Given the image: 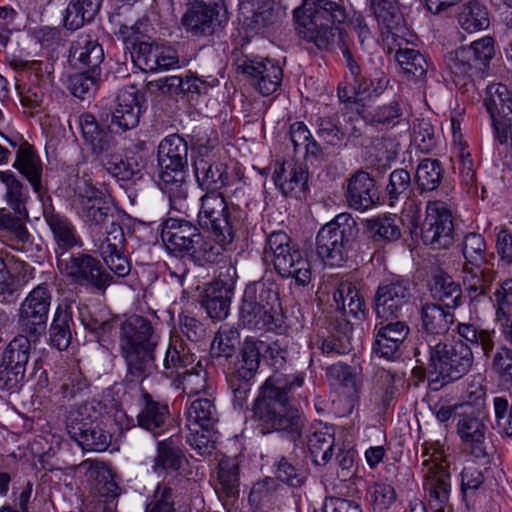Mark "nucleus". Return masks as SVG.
<instances>
[{
  "instance_id": "f257e3e1",
  "label": "nucleus",
  "mask_w": 512,
  "mask_h": 512,
  "mask_svg": "<svg viewBox=\"0 0 512 512\" xmlns=\"http://www.w3.org/2000/svg\"><path fill=\"white\" fill-rule=\"evenodd\" d=\"M303 383V373H276L266 379L253 407L263 433L282 432L292 441L301 437L304 420L299 410L290 404L289 393Z\"/></svg>"
},
{
  "instance_id": "f03ea898",
  "label": "nucleus",
  "mask_w": 512,
  "mask_h": 512,
  "mask_svg": "<svg viewBox=\"0 0 512 512\" xmlns=\"http://www.w3.org/2000/svg\"><path fill=\"white\" fill-rule=\"evenodd\" d=\"M142 98V94L134 87L121 90L117 95L115 109L101 115V121L108 124L106 127L90 113H84L79 117L84 143L100 161L116 149L117 142L113 131L126 132L138 126Z\"/></svg>"
},
{
  "instance_id": "7ed1b4c3",
  "label": "nucleus",
  "mask_w": 512,
  "mask_h": 512,
  "mask_svg": "<svg viewBox=\"0 0 512 512\" xmlns=\"http://www.w3.org/2000/svg\"><path fill=\"white\" fill-rule=\"evenodd\" d=\"M293 16L298 35L321 50L334 44L340 25L347 19L345 7L333 0H303Z\"/></svg>"
},
{
  "instance_id": "20e7f679",
  "label": "nucleus",
  "mask_w": 512,
  "mask_h": 512,
  "mask_svg": "<svg viewBox=\"0 0 512 512\" xmlns=\"http://www.w3.org/2000/svg\"><path fill=\"white\" fill-rule=\"evenodd\" d=\"M158 336L151 322L139 315L124 320L120 327V348L133 379H143L155 369V349Z\"/></svg>"
},
{
  "instance_id": "39448f33",
  "label": "nucleus",
  "mask_w": 512,
  "mask_h": 512,
  "mask_svg": "<svg viewBox=\"0 0 512 512\" xmlns=\"http://www.w3.org/2000/svg\"><path fill=\"white\" fill-rule=\"evenodd\" d=\"M160 187L169 197L170 204L178 211L186 209L188 187V144L178 134L165 137L158 146Z\"/></svg>"
},
{
  "instance_id": "423d86ee",
  "label": "nucleus",
  "mask_w": 512,
  "mask_h": 512,
  "mask_svg": "<svg viewBox=\"0 0 512 512\" xmlns=\"http://www.w3.org/2000/svg\"><path fill=\"white\" fill-rule=\"evenodd\" d=\"M417 362L424 364L434 381L452 382L466 375L473 365L472 348L463 341L445 343L441 339L432 338L428 342L417 343L415 347Z\"/></svg>"
},
{
  "instance_id": "0eeeda50",
  "label": "nucleus",
  "mask_w": 512,
  "mask_h": 512,
  "mask_svg": "<svg viewBox=\"0 0 512 512\" xmlns=\"http://www.w3.org/2000/svg\"><path fill=\"white\" fill-rule=\"evenodd\" d=\"M264 257L283 278H294L297 285L311 281L310 262L303 250L284 231H273L266 238Z\"/></svg>"
},
{
  "instance_id": "6e6552de",
  "label": "nucleus",
  "mask_w": 512,
  "mask_h": 512,
  "mask_svg": "<svg viewBox=\"0 0 512 512\" xmlns=\"http://www.w3.org/2000/svg\"><path fill=\"white\" fill-rule=\"evenodd\" d=\"M99 411L93 403L72 407L66 417V430L83 450L103 452L111 444L112 436L99 421Z\"/></svg>"
},
{
  "instance_id": "1a4fd4ad",
  "label": "nucleus",
  "mask_w": 512,
  "mask_h": 512,
  "mask_svg": "<svg viewBox=\"0 0 512 512\" xmlns=\"http://www.w3.org/2000/svg\"><path fill=\"white\" fill-rule=\"evenodd\" d=\"M356 223L349 214H340L323 226L316 237V253L329 266H342L348 259Z\"/></svg>"
},
{
  "instance_id": "9d476101",
  "label": "nucleus",
  "mask_w": 512,
  "mask_h": 512,
  "mask_svg": "<svg viewBox=\"0 0 512 512\" xmlns=\"http://www.w3.org/2000/svg\"><path fill=\"white\" fill-rule=\"evenodd\" d=\"M240 209L229 208L219 193H206L201 197L198 222L201 227L210 230L222 244H231L235 232L241 227Z\"/></svg>"
},
{
  "instance_id": "9b49d317",
  "label": "nucleus",
  "mask_w": 512,
  "mask_h": 512,
  "mask_svg": "<svg viewBox=\"0 0 512 512\" xmlns=\"http://www.w3.org/2000/svg\"><path fill=\"white\" fill-rule=\"evenodd\" d=\"M57 267L73 283L90 286L104 292L114 283V277L95 257L82 252L57 254Z\"/></svg>"
},
{
  "instance_id": "f8f14e48",
  "label": "nucleus",
  "mask_w": 512,
  "mask_h": 512,
  "mask_svg": "<svg viewBox=\"0 0 512 512\" xmlns=\"http://www.w3.org/2000/svg\"><path fill=\"white\" fill-rule=\"evenodd\" d=\"M74 201L78 214L88 225L91 233L120 220L104 192L86 180L78 181Z\"/></svg>"
},
{
  "instance_id": "ddd939ff",
  "label": "nucleus",
  "mask_w": 512,
  "mask_h": 512,
  "mask_svg": "<svg viewBox=\"0 0 512 512\" xmlns=\"http://www.w3.org/2000/svg\"><path fill=\"white\" fill-rule=\"evenodd\" d=\"M494 55L493 39L484 37L470 46L448 52L445 62L450 72L458 78L481 77Z\"/></svg>"
},
{
  "instance_id": "4468645a",
  "label": "nucleus",
  "mask_w": 512,
  "mask_h": 512,
  "mask_svg": "<svg viewBox=\"0 0 512 512\" xmlns=\"http://www.w3.org/2000/svg\"><path fill=\"white\" fill-rule=\"evenodd\" d=\"M91 234L93 246L109 270L118 278L129 275L131 265L125 255L127 242L120 221H114Z\"/></svg>"
},
{
  "instance_id": "2eb2a0df",
  "label": "nucleus",
  "mask_w": 512,
  "mask_h": 512,
  "mask_svg": "<svg viewBox=\"0 0 512 512\" xmlns=\"http://www.w3.org/2000/svg\"><path fill=\"white\" fill-rule=\"evenodd\" d=\"M51 301V289L47 283H41L29 292L18 315V325L23 336L36 342L45 333Z\"/></svg>"
},
{
  "instance_id": "dca6fc26",
  "label": "nucleus",
  "mask_w": 512,
  "mask_h": 512,
  "mask_svg": "<svg viewBox=\"0 0 512 512\" xmlns=\"http://www.w3.org/2000/svg\"><path fill=\"white\" fill-rule=\"evenodd\" d=\"M421 239L433 249H446L454 242V224L451 209L442 201H429L421 225Z\"/></svg>"
},
{
  "instance_id": "f3484780",
  "label": "nucleus",
  "mask_w": 512,
  "mask_h": 512,
  "mask_svg": "<svg viewBox=\"0 0 512 512\" xmlns=\"http://www.w3.org/2000/svg\"><path fill=\"white\" fill-rule=\"evenodd\" d=\"M31 343L27 336L18 335L6 346L0 362V389L19 387L30 359Z\"/></svg>"
},
{
  "instance_id": "a211bd4d",
  "label": "nucleus",
  "mask_w": 512,
  "mask_h": 512,
  "mask_svg": "<svg viewBox=\"0 0 512 512\" xmlns=\"http://www.w3.org/2000/svg\"><path fill=\"white\" fill-rule=\"evenodd\" d=\"M237 70L245 75L250 84L263 96L276 92L282 82V68L268 58L252 59L245 56L237 61Z\"/></svg>"
},
{
  "instance_id": "6ab92c4d",
  "label": "nucleus",
  "mask_w": 512,
  "mask_h": 512,
  "mask_svg": "<svg viewBox=\"0 0 512 512\" xmlns=\"http://www.w3.org/2000/svg\"><path fill=\"white\" fill-rule=\"evenodd\" d=\"M484 104L492 119L501 144L512 140V97L507 86L494 83L487 87Z\"/></svg>"
},
{
  "instance_id": "aec40b11",
  "label": "nucleus",
  "mask_w": 512,
  "mask_h": 512,
  "mask_svg": "<svg viewBox=\"0 0 512 512\" xmlns=\"http://www.w3.org/2000/svg\"><path fill=\"white\" fill-rule=\"evenodd\" d=\"M411 297V282L407 279L396 278L380 284L374 296L376 317L398 318Z\"/></svg>"
},
{
  "instance_id": "412c9836",
  "label": "nucleus",
  "mask_w": 512,
  "mask_h": 512,
  "mask_svg": "<svg viewBox=\"0 0 512 512\" xmlns=\"http://www.w3.org/2000/svg\"><path fill=\"white\" fill-rule=\"evenodd\" d=\"M406 322L397 318H377L374 328L373 353L386 360L398 357L399 348L409 334Z\"/></svg>"
},
{
  "instance_id": "4be33fe9",
  "label": "nucleus",
  "mask_w": 512,
  "mask_h": 512,
  "mask_svg": "<svg viewBox=\"0 0 512 512\" xmlns=\"http://www.w3.org/2000/svg\"><path fill=\"white\" fill-rule=\"evenodd\" d=\"M193 168L198 185L207 193H215L228 183L227 165L221 162L207 147L199 148Z\"/></svg>"
},
{
  "instance_id": "5701e85b",
  "label": "nucleus",
  "mask_w": 512,
  "mask_h": 512,
  "mask_svg": "<svg viewBox=\"0 0 512 512\" xmlns=\"http://www.w3.org/2000/svg\"><path fill=\"white\" fill-rule=\"evenodd\" d=\"M196 356L191 346L180 335H171L164 358V368L169 377H183L185 385L193 382L199 375H193Z\"/></svg>"
},
{
  "instance_id": "b1692460",
  "label": "nucleus",
  "mask_w": 512,
  "mask_h": 512,
  "mask_svg": "<svg viewBox=\"0 0 512 512\" xmlns=\"http://www.w3.org/2000/svg\"><path fill=\"white\" fill-rule=\"evenodd\" d=\"M132 61L144 72L168 70L178 65L176 51L170 47L148 42H138L131 51Z\"/></svg>"
},
{
  "instance_id": "393cba45",
  "label": "nucleus",
  "mask_w": 512,
  "mask_h": 512,
  "mask_svg": "<svg viewBox=\"0 0 512 512\" xmlns=\"http://www.w3.org/2000/svg\"><path fill=\"white\" fill-rule=\"evenodd\" d=\"M138 426L154 437L162 435L169 427L170 410L167 403L160 401L147 391H142L138 400Z\"/></svg>"
},
{
  "instance_id": "a878e982",
  "label": "nucleus",
  "mask_w": 512,
  "mask_h": 512,
  "mask_svg": "<svg viewBox=\"0 0 512 512\" xmlns=\"http://www.w3.org/2000/svg\"><path fill=\"white\" fill-rule=\"evenodd\" d=\"M419 316L422 334L417 343L428 342L432 338L440 339V336L448 333L450 326L455 322L452 310L433 302L422 304Z\"/></svg>"
},
{
  "instance_id": "bb28decb",
  "label": "nucleus",
  "mask_w": 512,
  "mask_h": 512,
  "mask_svg": "<svg viewBox=\"0 0 512 512\" xmlns=\"http://www.w3.org/2000/svg\"><path fill=\"white\" fill-rule=\"evenodd\" d=\"M218 12L203 0H188L181 18L185 31L196 38L211 36L217 28Z\"/></svg>"
},
{
  "instance_id": "cd10ccee",
  "label": "nucleus",
  "mask_w": 512,
  "mask_h": 512,
  "mask_svg": "<svg viewBox=\"0 0 512 512\" xmlns=\"http://www.w3.org/2000/svg\"><path fill=\"white\" fill-rule=\"evenodd\" d=\"M161 237L169 250L189 255L197 240H200V232L189 221L169 219L164 224Z\"/></svg>"
},
{
  "instance_id": "c85d7f7f",
  "label": "nucleus",
  "mask_w": 512,
  "mask_h": 512,
  "mask_svg": "<svg viewBox=\"0 0 512 512\" xmlns=\"http://www.w3.org/2000/svg\"><path fill=\"white\" fill-rule=\"evenodd\" d=\"M345 198L350 208L364 211L371 208L378 199L376 183L364 170H358L347 180Z\"/></svg>"
},
{
  "instance_id": "c756f323",
  "label": "nucleus",
  "mask_w": 512,
  "mask_h": 512,
  "mask_svg": "<svg viewBox=\"0 0 512 512\" xmlns=\"http://www.w3.org/2000/svg\"><path fill=\"white\" fill-rule=\"evenodd\" d=\"M423 465L427 467L424 485L429 491L431 505L437 512H442L449 500L451 490L447 466L429 460H424Z\"/></svg>"
},
{
  "instance_id": "7c9ffc66",
  "label": "nucleus",
  "mask_w": 512,
  "mask_h": 512,
  "mask_svg": "<svg viewBox=\"0 0 512 512\" xmlns=\"http://www.w3.org/2000/svg\"><path fill=\"white\" fill-rule=\"evenodd\" d=\"M273 180L285 197H298L306 189L308 171L301 163L292 160L284 161L275 168Z\"/></svg>"
},
{
  "instance_id": "2f4dec72",
  "label": "nucleus",
  "mask_w": 512,
  "mask_h": 512,
  "mask_svg": "<svg viewBox=\"0 0 512 512\" xmlns=\"http://www.w3.org/2000/svg\"><path fill=\"white\" fill-rule=\"evenodd\" d=\"M370 8L386 38L396 41L405 32V20L398 0H369Z\"/></svg>"
},
{
  "instance_id": "473e14b6",
  "label": "nucleus",
  "mask_w": 512,
  "mask_h": 512,
  "mask_svg": "<svg viewBox=\"0 0 512 512\" xmlns=\"http://www.w3.org/2000/svg\"><path fill=\"white\" fill-rule=\"evenodd\" d=\"M13 167L17 169L30 183L33 191L42 198L45 188L42 184V162L33 146L22 141L16 151Z\"/></svg>"
},
{
  "instance_id": "72a5a7b5",
  "label": "nucleus",
  "mask_w": 512,
  "mask_h": 512,
  "mask_svg": "<svg viewBox=\"0 0 512 512\" xmlns=\"http://www.w3.org/2000/svg\"><path fill=\"white\" fill-rule=\"evenodd\" d=\"M486 430L487 427L481 419L468 414L461 416L457 423V433L464 449L476 458H484L488 455Z\"/></svg>"
},
{
  "instance_id": "f704fd0d",
  "label": "nucleus",
  "mask_w": 512,
  "mask_h": 512,
  "mask_svg": "<svg viewBox=\"0 0 512 512\" xmlns=\"http://www.w3.org/2000/svg\"><path fill=\"white\" fill-rule=\"evenodd\" d=\"M70 61L79 68L101 74V63L104 60V51L97 40L90 35H80L70 47Z\"/></svg>"
},
{
  "instance_id": "c9c22d12",
  "label": "nucleus",
  "mask_w": 512,
  "mask_h": 512,
  "mask_svg": "<svg viewBox=\"0 0 512 512\" xmlns=\"http://www.w3.org/2000/svg\"><path fill=\"white\" fill-rule=\"evenodd\" d=\"M75 301L64 298L56 307L49 328V342L59 351L66 350L72 339L71 323Z\"/></svg>"
},
{
  "instance_id": "e433bc0d",
  "label": "nucleus",
  "mask_w": 512,
  "mask_h": 512,
  "mask_svg": "<svg viewBox=\"0 0 512 512\" xmlns=\"http://www.w3.org/2000/svg\"><path fill=\"white\" fill-rule=\"evenodd\" d=\"M239 322L248 329L278 330L283 324L281 309L262 308V306L241 303L239 309Z\"/></svg>"
},
{
  "instance_id": "4c0bfd02",
  "label": "nucleus",
  "mask_w": 512,
  "mask_h": 512,
  "mask_svg": "<svg viewBox=\"0 0 512 512\" xmlns=\"http://www.w3.org/2000/svg\"><path fill=\"white\" fill-rule=\"evenodd\" d=\"M336 307L344 315H350L356 320L366 317V305L356 286L350 280H341L333 292Z\"/></svg>"
},
{
  "instance_id": "58836bf2",
  "label": "nucleus",
  "mask_w": 512,
  "mask_h": 512,
  "mask_svg": "<svg viewBox=\"0 0 512 512\" xmlns=\"http://www.w3.org/2000/svg\"><path fill=\"white\" fill-rule=\"evenodd\" d=\"M430 292L434 303H438L450 310H455L462 304V289L458 282L446 273L433 276Z\"/></svg>"
},
{
  "instance_id": "ea45409f",
  "label": "nucleus",
  "mask_w": 512,
  "mask_h": 512,
  "mask_svg": "<svg viewBox=\"0 0 512 512\" xmlns=\"http://www.w3.org/2000/svg\"><path fill=\"white\" fill-rule=\"evenodd\" d=\"M44 218L49 226L58 249L68 252L80 245L81 241L71 221L64 215L54 211L44 210Z\"/></svg>"
},
{
  "instance_id": "a19ab883",
  "label": "nucleus",
  "mask_w": 512,
  "mask_h": 512,
  "mask_svg": "<svg viewBox=\"0 0 512 512\" xmlns=\"http://www.w3.org/2000/svg\"><path fill=\"white\" fill-rule=\"evenodd\" d=\"M103 0H70L65 10L64 26L69 30L81 28L98 14Z\"/></svg>"
},
{
  "instance_id": "79ce46f5",
  "label": "nucleus",
  "mask_w": 512,
  "mask_h": 512,
  "mask_svg": "<svg viewBox=\"0 0 512 512\" xmlns=\"http://www.w3.org/2000/svg\"><path fill=\"white\" fill-rule=\"evenodd\" d=\"M262 340L247 337L239 351L236 374L243 379H253L259 369Z\"/></svg>"
},
{
  "instance_id": "37998d69",
  "label": "nucleus",
  "mask_w": 512,
  "mask_h": 512,
  "mask_svg": "<svg viewBox=\"0 0 512 512\" xmlns=\"http://www.w3.org/2000/svg\"><path fill=\"white\" fill-rule=\"evenodd\" d=\"M463 273V284L472 300L486 295L495 279V272L482 265H464Z\"/></svg>"
},
{
  "instance_id": "c03bdc74",
  "label": "nucleus",
  "mask_w": 512,
  "mask_h": 512,
  "mask_svg": "<svg viewBox=\"0 0 512 512\" xmlns=\"http://www.w3.org/2000/svg\"><path fill=\"white\" fill-rule=\"evenodd\" d=\"M185 460L183 450L172 437L158 441L153 471H177L181 469Z\"/></svg>"
},
{
  "instance_id": "a18cd8bd",
  "label": "nucleus",
  "mask_w": 512,
  "mask_h": 512,
  "mask_svg": "<svg viewBox=\"0 0 512 512\" xmlns=\"http://www.w3.org/2000/svg\"><path fill=\"white\" fill-rule=\"evenodd\" d=\"M394 57L401 68L402 74L405 75L408 80L420 81L425 78L428 63L420 51L408 47H399Z\"/></svg>"
},
{
  "instance_id": "49530a36",
  "label": "nucleus",
  "mask_w": 512,
  "mask_h": 512,
  "mask_svg": "<svg viewBox=\"0 0 512 512\" xmlns=\"http://www.w3.org/2000/svg\"><path fill=\"white\" fill-rule=\"evenodd\" d=\"M243 303L262 306V308L281 309L278 292L274 283L257 281L250 283L244 290Z\"/></svg>"
},
{
  "instance_id": "de8ad7c7",
  "label": "nucleus",
  "mask_w": 512,
  "mask_h": 512,
  "mask_svg": "<svg viewBox=\"0 0 512 512\" xmlns=\"http://www.w3.org/2000/svg\"><path fill=\"white\" fill-rule=\"evenodd\" d=\"M218 420L217 409L208 398L192 401L186 412V427L214 428Z\"/></svg>"
},
{
  "instance_id": "09e8293b",
  "label": "nucleus",
  "mask_w": 512,
  "mask_h": 512,
  "mask_svg": "<svg viewBox=\"0 0 512 512\" xmlns=\"http://www.w3.org/2000/svg\"><path fill=\"white\" fill-rule=\"evenodd\" d=\"M458 22L469 33L486 29L489 26L488 10L478 0L469 1L461 6Z\"/></svg>"
},
{
  "instance_id": "8fccbe9b",
  "label": "nucleus",
  "mask_w": 512,
  "mask_h": 512,
  "mask_svg": "<svg viewBox=\"0 0 512 512\" xmlns=\"http://www.w3.org/2000/svg\"><path fill=\"white\" fill-rule=\"evenodd\" d=\"M443 167L439 160L426 158L423 159L415 175V183L420 193L435 191L443 179Z\"/></svg>"
},
{
  "instance_id": "3c124183",
  "label": "nucleus",
  "mask_w": 512,
  "mask_h": 512,
  "mask_svg": "<svg viewBox=\"0 0 512 512\" xmlns=\"http://www.w3.org/2000/svg\"><path fill=\"white\" fill-rule=\"evenodd\" d=\"M0 181L6 186V200L10 208L19 216L27 215V189L11 171H0Z\"/></svg>"
},
{
  "instance_id": "603ef678",
  "label": "nucleus",
  "mask_w": 512,
  "mask_h": 512,
  "mask_svg": "<svg viewBox=\"0 0 512 512\" xmlns=\"http://www.w3.org/2000/svg\"><path fill=\"white\" fill-rule=\"evenodd\" d=\"M326 377L331 385L343 389L348 396H355L359 391V381L354 367L345 363H335L326 369Z\"/></svg>"
},
{
  "instance_id": "864d4df0",
  "label": "nucleus",
  "mask_w": 512,
  "mask_h": 512,
  "mask_svg": "<svg viewBox=\"0 0 512 512\" xmlns=\"http://www.w3.org/2000/svg\"><path fill=\"white\" fill-rule=\"evenodd\" d=\"M366 229L374 242H392L401 237L395 215H383L366 220Z\"/></svg>"
},
{
  "instance_id": "5fc2aeb1",
  "label": "nucleus",
  "mask_w": 512,
  "mask_h": 512,
  "mask_svg": "<svg viewBox=\"0 0 512 512\" xmlns=\"http://www.w3.org/2000/svg\"><path fill=\"white\" fill-rule=\"evenodd\" d=\"M411 187L410 173L405 169H395L389 175L384 190V201L391 207L404 202L408 198Z\"/></svg>"
},
{
  "instance_id": "6e6d98bb",
  "label": "nucleus",
  "mask_w": 512,
  "mask_h": 512,
  "mask_svg": "<svg viewBox=\"0 0 512 512\" xmlns=\"http://www.w3.org/2000/svg\"><path fill=\"white\" fill-rule=\"evenodd\" d=\"M186 442L199 456L211 455L216 449L218 433L214 428L186 427Z\"/></svg>"
},
{
  "instance_id": "4d7b16f0",
  "label": "nucleus",
  "mask_w": 512,
  "mask_h": 512,
  "mask_svg": "<svg viewBox=\"0 0 512 512\" xmlns=\"http://www.w3.org/2000/svg\"><path fill=\"white\" fill-rule=\"evenodd\" d=\"M105 170L113 177L128 181L141 171V165L133 158L122 159L121 156L110 153L100 161Z\"/></svg>"
},
{
  "instance_id": "13d9d810",
  "label": "nucleus",
  "mask_w": 512,
  "mask_h": 512,
  "mask_svg": "<svg viewBox=\"0 0 512 512\" xmlns=\"http://www.w3.org/2000/svg\"><path fill=\"white\" fill-rule=\"evenodd\" d=\"M334 437L323 431L314 432L308 439V449L316 465L327 464L333 455Z\"/></svg>"
},
{
  "instance_id": "bf43d9fd",
  "label": "nucleus",
  "mask_w": 512,
  "mask_h": 512,
  "mask_svg": "<svg viewBox=\"0 0 512 512\" xmlns=\"http://www.w3.org/2000/svg\"><path fill=\"white\" fill-rule=\"evenodd\" d=\"M275 477L290 487L298 488L305 483L307 473L303 467L283 456L275 464Z\"/></svg>"
},
{
  "instance_id": "052dcab7",
  "label": "nucleus",
  "mask_w": 512,
  "mask_h": 512,
  "mask_svg": "<svg viewBox=\"0 0 512 512\" xmlns=\"http://www.w3.org/2000/svg\"><path fill=\"white\" fill-rule=\"evenodd\" d=\"M239 339L240 334L235 327L222 325L212 341L211 349L217 357H231L239 344Z\"/></svg>"
},
{
  "instance_id": "680f3d73",
  "label": "nucleus",
  "mask_w": 512,
  "mask_h": 512,
  "mask_svg": "<svg viewBox=\"0 0 512 512\" xmlns=\"http://www.w3.org/2000/svg\"><path fill=\"white\" fill-rule=\"evenodd\" d=\"M486 241L481 234L468 233L462 241V253L466 260L464 265H483L486 263Z\"/></svg>"
},
{
  "instance_id": "e2e57ef3",
  "label": "nucleus",
  "mask_w": 512,
  "mask_h": 512,
  "mask_svg": "<svg viewBox=\"0 0 512 512\" xmlns=\"http://www.w3.org/2000/svg\"><path fill=\"white\" fill-rule=\"evenodd\" d=\"M227 245L220 243L216 238L215 241L204 239L200 234V240H197L189 256L199 265L215 263Z\"/></svg>"
},
{
  "instance_id": "0e129e2a",
  "label": "nucleus",
  "mask_w": 512,
  "mask_h": 512,
  "mask_svg": "<svg viewBox=\"0 0 512 512\" xmlns=\"http://www.w3.org/2000/svg\"><path fill=\"white\" fill-rule=\"evenodd\" d=\"M100 79L101 74L84 70L69 77L68 87L75 97L84 100L86 97L92 96L98 87Z\"/></svg>"
},
{
  "instance_id": "69168bd1",
  "label": "nucleus",
  "mask_w": 512,
  "mask_h": 512,
  "mask_svg": "<svg viewBox=\"0 0 512 512\" xmlns=\"http://www.w3.org/2000/svg\"><path fill=\"white\" fill-rule=\"evenodd\" d=\"M218 479L223 492L233 497L238 493L239 469L235 459L223 458L219 462Z\"/></svg>"
},
{
  "instance_id": "338daca9",
  "label": "nucleus",
  "mask_w": 512,
  "mask_h": 512,
  "mask_svg": "<svg viewBox=\"0 0 512 512\" xmlns=\"http://www.w3.org/2000/svg\"><path fill=\"white\" fill-rule=\"evenodd\" d=\"M231 298L232 295L208 289L203 305L209 317L213 320L225 319L229 314Z\"/></svg>"
},
{
  "instance_id": "774afa93",
  "label": "nucleus",
  "mask_w": 512,
  "mask_h": 512,
  "mask_svg": "<svg viewBox=\"0 0 512 512\" xmlns=\"http://www.w3.org/2000/svg\"><path fill=\"white\" fill-rule=\"evenodd\" d=\"M175 493L165 482L159 483L154 491L153 500L147 505L145 512H176Z\"/></svg>"
}]
</instances>
